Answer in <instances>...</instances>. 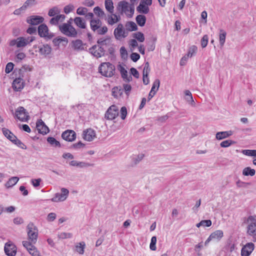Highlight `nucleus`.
<instances>
[{
	"instance_id": "obj_39",
	"label": "nucleus",
	"mask_w": 256,
	"mask_h": 256,
	"mask_svg": "<svg viewBox=\"0 0 256 256\" xmlns=\"http://www.w3.org/2000/svg\"><path fill=\"white\" fill-rule=\"evenodd\" d=\"M137 24L140 26H144L146 22V17L142 14H139L136 16V18Z\"/></svg>"
},
{
	"instance_id": "obj_41",
	"label": "nucleus",
	"mask_w": 256,
	"mask_h": 256,
	"mask_svg": "<svg viewBox=\"0 0 256 256\" xmlns=\"http://www.w3.org/2000/svg\"><path fill=\"white\" fill-rule=\"evenodd\" d=\"M18 177H11L6 184V186L8 188L15 185L18 181Z\"/></svg>"
},
{
	"instance_id": "obj_29",
	"label": "nucleus",
	"mask_w": 256,
	"mask_h": 256,
	"mask_svg": "<svg viewBox=\"0 0 256 256\" xmlns=\"http://www.w3.org/2000/svg\"><path fill=\"white\" fill-rule=\"evenodd\" d=\"M120 20V16H118L113 13L112 14H108L107 16L106 20L108 24L113 25L114 24L118 22Z\"/></svg>"
},
{
	"instance_id": "obj_16",
	"label": "nucleus",
	"mask_w": 256,
	"mask_h": 256,
	"mask_svg": "<svg viewBox=\"0 0 256 256\" xmlns=\"http://www.w3.org/2000/svg\"><path fill=\"white\" fill-rule=\"evenodd\" d=\"M36 128L38 132L41 134H46L49 132L48 128L42 120H39L36 122Z\"/></svg>"
},
{
	"instance_id": "obj_10",
	"label": "nucleus",
	"mask_w": 256,
	"mask_h": 256,
	"mask_svg": "<svg viewBox=\"0 0 256 256\" xmlns=\"http://www.w3.org/2000/svg\"><path fill=\"white\" fill-rule=\"evenodd\" d=\"M114 38L117 40L126 38L128 36V32L125 30L122 24H119L114 32Z\"/></svg>"
},
{
	"instance_id": "obj_11",
	"label": "nucleus",
	"mask_w": 256,
	"mask_h": 256,
	"mask_svg": "<svg viewBox=\"0 0 256 256\" xmlns=\"http://www.w3.org/2000/svg\"><path fill=\"white\" fill-rule=\"evenodd\" d=\"M38 35L42 38L50 39L54 36L52 33L48 32V27L44 24H40L38 26Z\"/></svg>"
},
{
	"instance_id": "obj_51",
	"label": "nucleus",
	"mask_w": 256,
	"mask_h": 256,
	"mask_svg": "<svg viewBox=\"0 0 256 256\" xmlns=\"http://www.w3.org/2000/svg\"><path fill=\"white\" fill-rule=\"evenodd\" d=\"M12 143L22 149L25 150L26 148V146L18 140L17 137H16V140H13Z\"/></svg>"
},
{
	"instance_id": "obj_36",
	"label": "nucleus",
	"mask_w": 256,
	"mask_h": 256,
	"mask_svg": "<svg viewBox=\"0 0 256 256\" xmlns=\"http://www.w3.org/2000/svg\"><path fill=\"white\" fill-rule=\"evenodd\" d=\"M74 21V24L81 28H85L86 27V22L84 19L80 17H76Z\"/></svg>"
},
{
	"instance_id": "obj_62",
	"label": "nucleus",
	"mask_w": 256,
	"mask_h": 256,
	"mask_svg": "<svg viewBox=\"0 0 256 256\" xmlns=\"http://www.w3.org/2000/svg\"><path fill=\"white\" fill-rule=\"evenodd\" d=\"M74 10V6L72 4H68L64 6V11L65 14H68Z\"/></svg>"
},
{
	"instance_id": "obj_34",
	"label": "nucleus",
	"mask_w": 256,
	"mask_h": 256,
	"mask_svg": "<svg viewBox=\"0 0 256 256\" xmlns=\"http://www.w3.org/2000/svg\"><path fill=\"white\" fill-rule=\"evenodd\" d=\"M210 236L212 240H215L219 241L223 237L224 232L222 230H216L212 232Z\"/></svg>"
},
{
	"instance_id": "obj_32",
	"label": "nucleus",
	"mask_w": 256,
	"mask_h": 256,
	"mask_svg": "<svg viewBox=\"0 0 256 256\" xmlns=\"http://www.w3.org/2000/svg\"><path fill=\"white\" fill-rule=\"evenodd\" d=\"M124 90L120 86H115L112 88V95L116 98H120L123 94Z\"/></svg>"
},
{
	"instance_id": "obj_18",
	"label": "nucleus",
	"mask_w": 256,
	"mask_h": 256,
	"mask_svg": "<svg viewBox=\"0 0 256 256\" xmlns=\"http://www.w3.org/2000/svg\"><path fill=\"white\" fill-rule=\"evenodd\" d=\"M254 248V245L252 242L246 244L241 250L242 256H249L252 252Z\"/></svg>"
},
{
	"instance_id": "obj_60",
	"label": "nucleus",
	"mask_w": 256,
	"mask_h": 256,
	"mask_svg": "<svg viewBox=\"0 0 256 256\" xmlns=\"http://www.w3.org/2000/svg\"><path fill=\"white\" fill-rule=\"evenodd\" d=\"M127 115V110L125 106H122L120 110V116L121 118L124 120Z\"/></svg>"
},
{
	"instance_id": "obj_44",
	"label": "nucleus",
	"mask_w": 256,
	"mask_h": 256,
	"mask_svg": "<svg viewBox=\"0 0 256 256\" xmlns=\"http://www.w3.org/2000/svg\"><path fill=\"white\" fill-rule=\"evenodd\" d=\"M60 12V9L57 6H54L49 10L48 15L50 16H54L56 15H58Z\"/></svg>"
},
{
	"instance_id": "obj_63",
	"label": "nucleus",
	"mask_w": 256,
	"mask_h": 256,
	"mask_svg": "<svg viewBox=\"0 0 256 256\" xmlns=\"http://www.w3.org/2000/svg\"><path fill=\"white\" fill-rule=\"evenodd\" d=\"M87 12L88 9L83 7H80L76 10V13L79 15H84Z\"/></svg>"
},
{
	"instance_id": "obj_4",
	"label": "nucleus",
	"mask_w": 256,
	"mask_h": 256,
	"mask_svg": "<svg viewBox=\"0 0 256 256\" xmlns=\"http://www.w3.org/2000/svg\"><path fill=\"white\" fill-rule=\"evenodd\" d=\"M117 9L121 13H124L128 16L132 17L134 14V4H129L126 1H121L118 2Z\"/></svg>"
},
{
	"instance_id": "obj_9",
	"label": "nucleus",
	"mask_w": 256,
	"mask_h": 256,
	"mask_svg": "<svg viewBox=\"0 0 256 256\" xmlns=\"http://www.w3.org/2000/svg\"><path fill=\"white\" fill-rule=\"evenodd\" d=\"M60 192H57L50 200L52 202H58L64 201L69 194V190L66 188H62Z\"/></svg>"
},
{
	"instance_id": "obj_17",
	"label": "nucleus",
	"mask_w": 256,
	"mask_h": 256,
	"mask_svg": "<svg viewBox=\"0 0 256 256\" xmlns=\"http://www.w3.org/2000/svg\"><path fill=\"white\" fill-rule=\"evenodd\" d=\"M62 138L68 142H72L76 138V134L72 130H66L62 134Z\"/></svg>"
},
{
	"instance_id": "obj_55",
	"label": "nucleus",
	"mask_w": 256,
	"mask_h": 256,
	"mask_svg": "<svg viewBox=\"0 0 256 256\" xmlns=\"http://www.w3.org/2000/svg\"><path fill=\"white\" fill-rule=\"evenodd\" d=\"M31 184L32 185L36 188H38V187L41 185L42 180L40 178L32 179Z\"/></svg>"
},
{
	"instance_id": "obj_12",
	"label": "nucleus",
	"mask_w": 256,
	"mask_h": 256,
	"mask_svg": "<svg viewBox=\"0 0 256 256\" xmlns=\"http://www.w3.org/2000/svg\"><path fill=\"white\" fill-rule=\"evenodd\" d=\"M118 114V108L115 105L111 106L105 114V118L108 120H112L116 118Z\"/></svg>"
},
{
	"instance_id": "obj_8",
	"label": "nucleus",
	"mask_w": 256,
	"mask_h": 256,
	"mask_svg": "<svg viewBox=\"0 0 256 256\" xmlns=\"http://www.w3.org/2000/svg\"><path fill=\"white\" fill-rule=\"evenodd\" d=\"M14 116L23 122H26L30 119L28 112L22 106H19L16 110Z\"/></svg>"
},
{
	"instance_id": "obj_19",
	"label": "nucleus",
	"mask_w": 256,
	"mask_h": 256,
	"mask_svg": "<svg viewBox=\"0 0 256 256\" xmlns=\"http://www.w3.org/2000/svg\"><path fill=\"white\" fill-rule=\"evenodd\" d=\"M90 52L96 58H100L104 56L106 52L104 50L100 48V46L98 45H94L90 48Z\"/></svg>"
},
{
	"instance_id": "obj_58",
	"label": "nucleus",
	"mask_w": 256,
	"mask_h": 256,
	"mask_svg": "<svg viewBox=\"0 0 256 256\" xmlns=\"http://www.w3.org/2000/svg\"><path fill=\"white\" fill-rule=\"evenodd\" d=\"M208 40V36L206 34L204 35L201 40V46L202 48H206L207 46Z\"/></svg>"
},
{
	"instance_id": "obj_56",
	"label": "nucleus",
	"mask_w": 256,
	"mask_h": 256,
	"mask_svg": "<svg viewBox=\"0 0 256 256\" xmlns=\"http://www.w3.org/2000/svg\"><path fill=\"white\" fill-rule=\"evenodd\" d=\"M108 29L106 26H100L96 32L99 35H104L108 32Z\"/></svg>"
},
{
	"instance_id": "obj_40",
	"label": "nucleus",
	"mask_w": 256,
	"mask_h": 256,
	"mask_svg": "<svg viewBox=\"0 0 256 256\" xmlns=\"http://www.w3.org/2000/svg\"><path fill=\"white\" fill-rule=\"evenodd\" d=\"M86 247V244L84 242H81L76 246V251L79 254H82L84 253V249Z\"/></svg>"
},
{
	"instance_id": "obj_1",
	"label": "nucleus",
	"mask_w": 256,
	"mask_h": 256,
	"mask_svg": "<svg viewBox=\"0 0 256 256\" xmlns=\"http://www.w3.org/2000/svg\"><path fill=\"white\" fill-rule=\"evenodd\" d=\"M35 39L36 38L34 36L28 37L20 36L16 39L10 40L8 44L10 46H16L18 48H24L34 41Z\"/></svg>"
},
{
	"instance_id": "obj_21",
	"label": "nucleus",
	"mask_w": 256,
	"mask_h": 256,
	"mask_svg": "<svg viewBox=\"0 0 256 256\" xmlns=\"http://www.w3.org/2000/svg\"><path fill=\"white\" fill-rule=\"evenodd\" d=\"M150 71V68L148 62H146L144 64V69H143V78L142 80L143 83L145 85H147L149 84L150 80L148 77V74Z\"/></svg>"
},
{
	"instance_id": "obj_3",
	"label": "nucleus",
	"mask_w": 256,
	"mask_h": 256,
	"mask_svg": "<svg viewBox=\"0 0 256 256\" xmlns=\"http://www.w3.org/2000/svg\"><path fill=\"white\" fill-rule=\"evenodd\" d=\"M98 44L100 46V48L104 50V52H108L112 54L114 52V44L112 43L110 38H102L98 39L97 41Z\"/></svg>"
},
{
	"instance_id": "obj_43",
	"label": "nucleus",
	"mask_w": 256,
	"mask_h": 256,
	"mask_svg": "<svg viewBox=\"0 0 256 256\" xmlns=\"http://www.w3.org/2000/svg\"><path fill=\"white\" fill-rule=\"evenodd\" d=\"M186 96H190V99L186 98V101L192 106H195V102L192 98V94L189 90L184 91Z\"/></svg>"
},
{
	"instance_id": "obj_64",
	"label": "nucleus",
	"mask_w": 256,
	"mask_h": 256,
	"mask_svg": "<svg viewBox=\"0 0 256 256\" xmlns=\"http://www.w3.org/2000/svg\"><path fill=\"white\" fill-rule=\"evenodd\" d=\"M140 58V56L136 52H132L130 54V58L134 62H137Z\"/></svg>"
},
{
	"instance_id": "obj_52",
	"label": "nucleus",
	"mask_w": 256,
	"mask_h": 256,
	"mask_svg": "<svg viewBox=\"0 0 256 256\" xmlns=\"http://www.w3.org/2000/svg\"><path fill=\"white\" fill-rule=\"evenodd\" d=\"M94 12L98 17L102 18L105 16L104 12L98 6L95 7Z\"/></svg>"
},
{
	"instance_id": "obj_33",
	"label": "nucleus",
	"mask_w": 256,
	"mask_h": 256,
	"mask_svg": "<svg viewBox=\"0 0 256 256\" xmlns=\"http://www.w3.org/2000/svg\"><path fill=\"white\" fill-rule=\"evenodd\" d=\"M64 42V46L66 45L68 42V40L64 37H57L52 40L53 44L56 46H58L62 42Z\"/></svg>"
},
{
	"instance_id": "obj_50",
	"label": "nucleus",
	"mask_w": 256,
	"mask_h": 256,
	"mask_svg": "<svg viewBox=\"0 0 256 256\" xmlns=\"http://www.w3.org/2000/svg\"><path fill=\"white\" fill-rule=\"evenodd\" d=\"M160 85V80L158 79L155 80L154 82H153L152 86L150 91H152V92H156L158 90Z\"/></svg>"
},
{
	"instance_id": "obj_28",
	"label": "nucleus",
	"mask_w": 256,
	"mask_h": 256,
	"mask_svg": "<svg viewBox=\"0 0 256 256\" xmlns=\"http://www.w3.org/2000/svg\"><path fill=\"white\" fill-rule=\"evenodd\" d=\"M148 6H148L145 2L141 0L139 5L136 8V10L140 13L147 14L150 10Z\"/></svg>"
},
{
	"instance_id": "obj_26",
	"label": "nucleus",
	"mask_w": 256,
	"mask_h": 256,
	"mask_svg": "<svg viewBox=\"0 0 256 256\" xmlns=\"http://www.w3.org/2000/svg\"><path fill=\"white\" fill-rule=\"evenodd\" d=\"M52 51L51 47L48 44H43L42 46H38L39 53L44 56H46L49 54Z\"/></svg>"
},
{
	"instance_id": "obj_13",
	"label": "nucleus",
	"mask_w": 256,
	"mask_h": 256,
	"mask_svg": "<svg viewBox=\"0 0 256 256\" xmlns=\"http://www.w3.org/2000/svg\"><path fill=\"white\" fill-rule=\"evenodd\" d=\"M28 241H23L22 245L32 256H41L37 248Z\"/></svg>"
},
{
	"instance_id": "obj_53",
	"label": "nucleus",
	"mask_w": 256,
	"mask_h": 256,
	"mask_svg": "<svg viewBox=\"0 0 256 256\" xmlns=\"http://www.w3.org/2000/svg\"><path fill=\"white\" fill-rule=\"evenodd\" d=\"M234 143H235V142L232 141V140H226L222 141V142H220V146L222 148H228Z\"/></svg>"
},
{
	"instance_id": "obj_15",
	"label": "nucleus",
	"mask_w": 256,
	"mask_h": 256,
	"mask_svg": "<svg viewBox=\"0 0 256 256\" xmlns=\"http://www.w3.org/2000/svg\"><path fill=\"white\" fill-rule=\"evenodd\" d=\"M44 20V18L42 16H32L28 17L26 21L27 23L31 25H38L39 24H42Z\"/></svg>"
},
{
	"instance_id": "obj_2",
	"label": "nucleus",
	"mask_w": 256,
	"mask_h": 256,
	"mask_svg": "<svg viewBox=\"0 0 256 256\" xmlns=\"http://www.w3.org/2000/svg\"><path fill=\"white\" fill-rule=\"evenodd\" d=\"M115 66L109 62H103L98 68V71L102 75L108 78H111L115 74Z\"/></svg>"
},
{
	"instance_id": "obj_6",
	"label": "nucleus",
	"mask_w": 256,
	"mask_h": 256,
	"mask_svg": "<svg viewBox=\"0 0 256 256\" xmlns=\"http://www.w3.org/2000/svg\"><path fill=\"white\" fill-rule=\"evenodd\" d=\"M59 30L64 35L72 38L77 36L78 32L70 24H62L58 26Z\"/></svg>"
},
{
	"instance_id": "obj_47",
	"label": "nucleus",
	"mask_w": 256,
	"mask_h": 256,
	"mask_svg": "<svg viewBox=\"0 0 256 256\" xmlns=\"http://www.w3.org/2000/svg\"><path fill=\"white\" fill-rule=\"evenodd\" d=\"M198 50V48L196 46H190L188 50V54H186V57L191 58L195 55Z\"/></svg>"
},
{
	"instance_id": "obj_45",
	"label": "nucleus",
	"mask_w": 256,
	"mask_h": 256,
	"mask_svg": "<svg viewBox=\"0 0 256 256\" xmlns=\"http://www.w3.org/2000/svg\"><path fill=\"white\" fill-rule=\"evenodd\" d=\"M256 171L254 169L251 168L250 167H246L244 168L242 171L243 175L245 176H253L255 174Z\"/></svg>"
},
{
	"instance_id": "obj_24",
	"label": "nucleus",
	"mask_w": 256,
	"mask_h": 256,
	"mask_svg": "<svg viewBox=\"0 0 256 256\" xmlns=\"http://www.w3.org/2000/svg\"><path fill=\"white\" fill-rule=\"evenodd\" d=\"M118 69L120 71L122 78L126 82H129L132 80L131 76H128V72L121 64L118 66Z\"/></svg>"
},
{
	"instance_id": "obj_31",
	"label": "nucleus",
	"mask_w": 256,
	"mask_h": 256,
	"mask_svg": "<svg viewBox=\"0 0 256 256\" xmlns=\"http://www.w3.org/2000/svg\"><path fill=\"white\" fill-rule=\"evenodd\" d=\"M2 132L4 136L10 142H12L13 140L16 139V136L12 134L8 129L2 128Z\"/></svg>"
},
{
	"instance_id": "obj_59",
	"label": "nucleus",
	"mask_w": 256,
	"mask_h": 256,
	"mask_svg": "<svg viewBox=\"0 0 256 256\" xmlns=\"http://www.w3.org/2000/svg\"><path fill=\"white\" fill-rule=\"evenodd\" d=\"M36 4V0H26L22 8H24L26 10L28 6L35 5Z\"/></svg>"
},
{
	"instance_id": "obj_48",
	"label": "nucleus",
	"mask_w": 256,
	"mask_h": 256,
	"mask_svg": "<svg viewBox=\"0 0 256 256\" xmlns=\"http://www.w3.org/2000/svg\"><path fill=\"white\" fill-rule=\"evenodd\" d=\"M69 164L74 166H78L80 168H82L86 166L87 164L84 162H80L76 160H72L69 162Z\"/></svg>"
},
{
	"instance_id": "obj_57",
	"label": "nucleus",
	"mask_w": 256,
	"mask_h": 256,
	"mask_svg": "<svg viewBox=\"0 0 256 256\" xmlns=\"http://www.w3.org/2000/svg\"><path fill=\"white\" fill-rule=\"evenodd\" d=\"M72 237V234L69 232H62L58 234V238L61 239L68 238Z\"/></svg>"
},
{
	"instance_id": "obj_54",
	"label": "nucleus",
	"mask_w": 256,
	"mask_h": 256,
	"mask_svg": "<svg viewBox=\"0 0 256 256\" xmlns=\"http://www.w3.org/2000/svg\"><path fill=\"white\" fill-rule=\"evenodd\" d=\"M156 236H154L152 238L150 243V248L152 250H156Z\"/></svg>"
},
{
	"instance_id": "obj_38",
	"label": "nucleus",
	"mask_w": 256,
	"mask_h": 256,
	"mask_svg": "<svg viewBox=\"0 0 256 256\" xmlns=\"http://www.w3.org/2000/svg\"><path fill=\"white\" fill-rule=\"evenodd\" d=\"M112 0H105L104 5L106 10L110 14H112L114 10V7Z\"/></svg>"
},
{
	"instance_id": "obj_49",
	"label": "nucleus",
	"mask_w": 256,
	"mask_h": 256,
	"mask_svg": "<svg viewBox=\"0 0 256 256\" xmlns=\"http://www.w3.org/2000/svg\"><path fill=\"white\" fill-rule=\"evenodd\" d=\"M133 37L140 42H143L144 40V34L141 32H137L133 34Z\"/></svg>"
},
{
	"instance_id": "obj_61",
	"label": "nucleus",
	"mask_w": 256,
	"mask_h": 256,
	"mask_svg": "<svg viewBox=\"0 0 256 256\" xmlns=\"http://www.w3.org/2000/svg\"><path fill=\"white\" fill-rule=\"evenodd\" d=\"M14 64H13V63L11 62L8 63L6 66L5 72L6 74L10 73L12 70L14 68Z\"/></svg>"
},
{
	"instance_id": "obj_30",
	"label": "nucleus",
	"mask_w": 256,
	"mask_h": 256,
	"mask_svg": "<svg viewBox=\"0 0 256 256\" xmlns=\"http://www.w3.org/2000/svg\"><path fill=\"white\" fill-rule=\"evenodd\" d=\"M66 16L64 14L56 15L50 20V23L52 25L56 26L57 25L59 22H63Z\"/></svg>"
},
{
	"instance_id": "obj_20",
	"label": "nucleus",
	"mask_w": 256,
	"mask_h": 256,
	"mask_svg": "<svg viewBox=\"0 0 256 256\" xmlns=\"http://www.w3.org/2000/svg\"><path fill=\"white\" fill-rule=\"evenodd\" d=\"M96 137L95 131L92 128H88L83 131L82 138L87 141L90 142Z\"/></svg>"
},
{
	"instance_id": "obj_25",
	"label": "nucleus",
	"mask_w": 256,
	"mask_h": 256,
	"mask_svg": "<svg viewBox=\"0 0 256 256\" xmlns=\"http://www.w3.org/2000/svg\"><path fill=\"white\" fill-rule=\"evenodd\" d=\"M102 25L101 20L98 18H94L90 20V26L92 30L96 32Z\"/></svg>"
},
{
	"instance_id": "obj_27",
	"label": "nucleus",
	"mask_w": 256,
	"mask_h": 256,
	"mask_svg": "<svg viewBox=\"0 0 256 256\" xmlns=\"http://www.w3.org/2000/svg\"><path fill=\"white\" fill-rule=\"evenodd\" d=\"M233 132L232 130L219 132H216V138L218 140H222L232 136Z\"/></svg>"
},
{
	"instance_id": "obj_35",
	"label": "nucleus",
	"mask_w": 256,
	"mask_h": 256,
	"mask_svg": "<svg viewBox=\"0 0 256 256\" xmlns=\"http://www.w3.org/2000/svg\"><path fill=\"white\" fill-rule=\"evenodd\" d=\"M226 36V32L222 29H220L219 33V42L221 46H223L225 43Z\"/></svg>"
},
{
	"instance_id": "obj_14",
	"label": "nucleus",
	"mask_w": 256,
	"mask_h": 256,
	"mask_svg": "<svg viewBox=\"0 0 256 256\" xmlns=\"http://www.w3.org/2000/svg\"><path fill=\"white\" fill-rule=\"evenodd\" d=\"M4 250L7 256H15L16 254L17 248L12 242H8L5 244Z\"/></svg>"
},
{
	"instance_id": "obj_46",
	"label": "nucleus",
	"mask_w": 256,
	"mask_h": 256,
	"mask_svg": "<svg viewBox=\"0 0 256 256\" xmlns=\"http://www.w3.org/2000/svg\"><path fill=\"white\" fill-rule=\"evenodd\" d=\"M48 142L52 146H60V144L58 141L53 137H48L47 138Z\"/></svg>"
},
{
	"instance_id": "obj_23",
	"label": "nucleus",
	"mask_w": 256,
	"mask_h": 256,
	"mask_svg": "<svg viewBox=\"0 0 256 256\" xmlns=\"http://www.w3.org/2000/svg\"><path fill=\"white\" fill-rule=\"evenodd\" d=\"M72 47V48L76 51H82L84 50V46L85 44L83 43L80 40H74L71 42Z\"/></svg>"
},
{
	"instance_id": "obj_7",
	"label": "nucleus",
	"mask_w": 256,
	"mask_h": 256,
	"mask_svg": "<svg viewBox=\"0 0 256 256\" xmlns=\"http://www.w3.org/2000/svg\"><path fill=\"white\" fill-rule=\"evenodd\" d=\"M27 233L28 240L30 243L35 244L38 236L37 228L32 222L29 223L27 226Z\"/></svg>"
},
{
	"instance_id": "obj_22",
	"label": "nucleus",
	"mask_w": 256,
	"mask_h": 256,
	"mask_svg": "<svg viewBox=\"0 0 256 256\" xmlns=\"http://www.w3.org/2000/svg\"><path fill=\"white\" fill-rule=\"evenodd\" d=\"M24 82L22 78H16L12 82V88L16 91H20L24 87Z\"/></svg>"
},
{
	"instance_id": "obj_37",
	"label": "nucleus",
	"mask_w": 256,
	"mask_h": 256,
	"mask_svg": "<svg viewBox=\"0 0 256 256\" xmlns=\"http://www.w3.org/2000/svg\"><path fill=\"white\" fill-rule=\"evenodd\" d=\"M144 154H139L138 155L134 156L132 157V165L135 166L138 164L144 158Z\"/></svg>"
},
{
	"instance_id": "obj_5",
	"label": "nucleus",
	"mask_w": 256,
	"mask_h": 256,
	"mask_svg": "<svg viewBox=\"0 0 256 256\" xmlns=\"http://www.w3.org/2000/svg\"><path fill=\"white\" fill-rule=\"evenodd\" d=\"M247 233L256 242V216H250L247 220Z\"/></svg>"
},
{
	"instance_id": "obj_42",
	"label": "nucleus",
	"mask_w": 256,
	"mask_h": 256,
	"mask_svg": "<svg viewBox=\"0 0 256 256\" xmlns=\"http://www.w3.org/2000/svg\"><path fill=\"white\" fill-rule=\"evenodd\" d=\"M126 28L127 32L135 31L138 29L136 24L133 22H128L126 24Z\"/></svg>"
}]
</instances>
